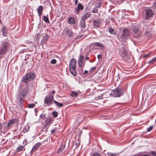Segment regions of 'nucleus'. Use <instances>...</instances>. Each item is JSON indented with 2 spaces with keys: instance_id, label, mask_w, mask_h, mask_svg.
I'll list each match as a JSON object with an SVG mask.
<instances>
[{
  "instance_id": "79ce46f5",
  "label": "nucleus",
  "mask_w": 156,
  "mask_h": 156,
  "mask_svg": "<svg viewBox=\"0 0 156 156\" xmlns=\"http://www.w3.org/2000/svg\"><path fill=\"white\" fill-rule=\"evenodd\" d=\"M6 124L5 123H3V125H2V124L1 123H0V130H2V126L4 127V126H5Z\"/></svg>"
},
{
  "instance_id": "7c9ffc66",
  "label": "nucleus",
  "mask_w": 156,
  "mask_h": 156,
  "mask_svg": "<svg viewBox=\"0 0 156 156\" xmlns=\"http://www.w3.org/2000/svg\"><path fill=\"white\" fill-rule=\"evenodd\" d=\"M94 44L96 46H98L101 48L103 47L104 48L103 45L101 43L98 42H96L94 43Z\"/></svg>"
},
{
  "instance_id": "1a4fd4ad",
  "label": "nucleus",
  "mask_w": 156,
  "mask_h": 156,
  "mask_svg": "<svg viewBox=\"0 0 156 156\" xmlns=\"http://www.w3.org/2000/svg\"><path fill=\"white\" fill-rule=\"evenodd\" d=\"M145 17L146 19L150 18L153 15V11L150 9H147L145 10Z\"/></svg>"
},
{
  "instance_id": "423d86ee",
  "label": "nucleus",
  "mask_w": 156,
  "mask_h": 156,
  "mask_svg": "<svg viewBox=\"0 0 156 156\" xmlns=\"http://www.w3.org/2000/svg\"><path fill=\"white\" fill-rule=\"evenodd\" d=\"M8 43L5 41L2 42L0 45V55H2L5 53L8 49Z\"/></svg>"
},
{
  "instance_id": "7ed1b4c3",
  "label": "nucleus",
  "mask_w": 156,
  "mask_h": 156,
  "mask_svg": "<svg viewBox=\"0 0 156 156\" xmlns=\"http://www.w3.org/2000/svg\"><path fill=\"white\" fill-rule=\"evenodd\" d=\"M123 89L118 87L116 88L115 90H112L110 95L113 97H118L123 95Z\"/></svg>"
},
{
  "instance_id": "6e6d98bb",
  "label": "nucleus",
  "mask_w": 156,
  "mask_h": 156,
  "mask_svg": "<svg viewBox=\"0 0 156 156\" xmlns=\"http://www.w3.org/2000/svg\"><path fill=\"white\" fill-rule=\"evenodd\" d=\"M89 57H86L85 58V59L87 60H89Z\"/></svg>"
},
{
  "instance_id": "3c124183",
  "label": "nucleus",
  "mask_w": 156,
  "mask_h": 156,
  "mask_svg": "<svg viewBox=\"0 0 156 156\" xmlns=\"http://www.w3.org/2000/svg\"><path fill=\"white\" fill-rule=\"evenodd\" d=\"M55 129H53L51 130V133L53 134L55 132Z\"/></svg>"
},
{
  "instance_id": "473e14b6",
  "label": "nucleus",
  "mask_w": 156,
  "mask_h": 156,
  "mask_svg": "<svg viewBox=\"0 0 156 156\" xmlns=\"http://www.w3.org/2000/svg\"><path fill=\"white\" fill-rule=\"evenodd\" d=\"M43 20L46 23H49V19L47 16H43Z\"/></svg>"
},
{
  "instance_id": "a19ab883",
  "label": "nucleus",
  "mask_w": 156,
  "mask_h": 156,
  "mask_svg": "<svg viewBox=\"0 0 156 156\" xmlns=\"http://www.w3.org/2000/svg\"><path fill=\"white\" fill-rule=\"evenodd\" d=\"M35 106V105L34 104H31L28 105V108H32Z\"/></svg>"
},
{
  "instance_id": "aec40b11",
  "label": "nucleus",
  "mask_w": 156,
  "mask_h": 156,
  "mask_svg": "<svg viewBox=\"0 0 156 156\" xmlns=\"http://www.w3.org/2000/svg\"><path fill=\"white\" fill-rule=\"evenodd\" d=\"M41 144L40 142H38L35 144L33 146L31 151H36L37 148L41 145Z\"/></svg>"
},
{
  "instance_id": "9d476101",
  "label": "nucleus",
  "mask_w": 156,
  "mask_h": 156,
  "mask_svg": "<svg viewBox=\"0 0 156 156\" xmlns=\"http://www.w3.org/2000/svg\"><path fill=\"white\" fill-rule=\"evenodd\" d=\"M63 32L67 35L69 37H72L73 35V33L71 30L67 27H66L64 28L63 30Z\"/></svg>"
},
{
  "instance_id": "09e8293b",
  "label": "nucleus",
  "mask_w": 156,
  "mask_h": 156,
  "mask_svg": "<svg viewBox=\"0 0 156 156\" xmlns=\"http://www.w3.org/2000/svg\"><path fill=\"white\" fill-rule=\"evenodd\" d=\"M153 6L154 7L156 8V0H155L153 4Z\"/></svg>"
},
{
  "instance_id": "cd10ccee",
  "label": "nucleus",
  "mask_w": 156,
  "mask_h": 156,
  "mask_svg": "<svg viewBox=\"0 0 156 156\" xmlns=\"http://www.w3.org/2000/svg\"><path fill=\"white\" fill-rule=\"evenodd\" d=\"M30 128L28 126H26L24 128L23 131L24 133L27 132L29 130Z\"/></svg>"
},
{
  "instance_id": "412c9836",
  "label": "nucleus",
  "mask_w": 156,
  "mask_h": 156,
  "mask_svg": "<svg viewBox=\"0 0 156 156\" xmlns=\"http://www.w3.org/2000/svg\"><path fill=\"white\" fill-rule=\"evenodd\" d=\"M2 34L4 36H7L8 35V31L6 27L3 26L2 29Z\"/></svg>"
},
{
  "instance_id": "c756f323",
  "label": "nucleus",
  "mask_w": 156,
  "mask_h": 156,
  "mask_svg": "<svg viewBox=\"0 0 156 156\" xmlns=\"http://www.w3.org/2000/svg\"><path fill=\"white\" fill-rule=\"evenodd\" d=\"M54 102L55 104V105L58 107H62L63 105L62 104L59 103V102L54 100Z\"/></svg>"
},
{
  "instance_id": "e2e57ef3",
  "label": "nucleus",
  "mask_w": 156,
  "mask_h": 156,
  "mask_svg": "<svg viewBox=\"0 0 156 156\" xmlns=\"http://www.w3.org/2000/svg\"><path fill=\"white\" fill-rule=\"evenodd\" d=\"M94 69H92L93 70H92V71H93L94 70Z\"/></svg>"
},
{
  "instance_id": "f257e3e1",
  "label": "nucleus",
  "mask_w": 156,
  "mask_h": 156,
  "mask_svg": "<svg viewBox=\"0 0 156 156\" xmlns=\"http://www.w3.org/2000/svg\"><path fill=\"white\" fill-rule=\"evenodd\" d=\"M29 91V89L27 87L22 89L20 92L17 96V100H19L20 101H23L26 97Z\"/></svg>"
},
{
  "instance_id": "603ef678",
  "label": "nucleus",
  "mask_w": 156,
  "mask_h": 156,
  "mask_svg": "<svg viewBox=\"0 0 156 156\" xmlns=\"http://www.w3.org/2000/svg\"><path fill=\"white\" fill-rule=\"evenodd\" d=\"M74 2H75V5H77V4L78 3V0H74Z\"/></svg>"
},
{
  "instance_id": "13d9d810",
  "label": "nucleus",
  "mask_w": 156,
  "mask_h": 156,
  "mask_svg": "<svg viewBox=\"0 0 156 156\" xmlns=\"http://www.w3.org/2000/svg\"><path fill=\"white\" fill-rule=\"evenodd\" d=\"M79 144H76V147H77L78 146H79Z\"/></svg>"
},
{
  "instance_id": "de8ad7c7",
  "label": "nucleus",
  "mask_w": 156,
  "mask_h": 156,
  "mask_svg": "<svg viewBox=\"0 0 156 156\" xmlns=\"http://www.w3.org/2000/svg\"><path fill=\"white\" fill-rule=\"evenodd\" d=\"M56 60L55 59H52L51 61V63L52 64H54L56 63Z\"/></svg>"
},
{
  "instance_id": "72a5a7b5",
  "label": "nucleus",
  "mask_w": 156,
  "mask_h": 156,
  "mask_svg": "<svg viewBox=\"0 0 156 156\" xmlns=\"http://www.w3.org/2000/svg\"><path fill=\"white\" fill-rule=\"evenodd\" d=\"M127 55V53L126 50L125 49H124L122 51V54H121V57L122 58L124 56H126Z\"/></svg>"
},
{
  "instance_id": "6e6552de",
  "label": "nucleus",
  "mask_w": 156,
  "mask_h": 156,
  "mask_svg": "<svg viewBox=\"0 0 156 156\" xmlns=\"http://www.w3.org/2000/svg\"><path fill=\"white\" fill-rule=\"evenodd\" d=\"M84 56L80 55L78 58V65L80 67L83 68L84 65L85 60L83 61Z\"/></svg>"
},
{
  "instance_id": "c85d7f7f",
  "label": "nucleus",
  "mask_w": 156,
  "mask_h": 156,
  "mask_svg": "<svg viewBox=\"0 0 156 156\" xmlns=\"http://www.w3.org/2000/svg\"><path fill=\"white\" fill-rule=\"evenodd\" d=\"M49 126L46 124H44V126L42 127V129L41 130V131L43 132H45L48 129Z\"/></svg>"
},
{
  "instance_id": "9b49d317",
  "label": "nucleus",
  "mask_w": 156,
  "mask_h": 156,
  "mask_svg": "<svg viewBox=\"0 0 156 156\" xmlns=\"http://www.w3.org/2000/svg\"><path fill=\"white\" fill-rule=\"evenodd\" d=\"M76 60L74 58L71 59L69 65V68H76Z\"/></svg>"
},
{
  "instance_id": "49530a36",
  "label": "nucleus",
  "mask_w": 156,
  "mask_h": 156,
  "mask_svg": "<svg viewBox=\"0 0 156 156\" xmlns=\"http://www.w3.org/2000/svg\"><path fill=\"white\" fill-rule=\"evenodd\" d=\"M150 55V53L147 54H144L143 55V57L144 58H147Z\"/></svg>"
},
{
  "instance_id": "f03ea898",
  "label": "nucleus",
  "mask_w": 156,
  "mask_h": 156,
  "mask_svg": "<svg viewBox=\"0 0 156 156\" xmlns=\"http://www.w3.org/2000/svg\"><path fill=\"white\" fill-rule=\"evenodd\" d=\"M35 77V75L33 73H30L26 74L22 79V81L24 83H28L34 80Z\"/></svg>"
},
{
  "instance_id": "c9c22d12",
  "label": "nucleus",
  "mask_w": 156,
  "mask_h": 156,
  "mask_svg": "<svg viewBox=\"0 0 156 156\" xmlns=\"http://www.w3.org/2000/svg\"><path fill=\"white\" fill-rule=\"evenodd\" d=\"M98 7H95L92 9V12L93 13H97L98 12V10L97 9Z\"/></svg>"
},
{
  "instance_id": "393cba45",
  "label": "nucleus",
  "mask_w": 156,
  "mask_h": 156,
  "mask_svg": "<svg viewBox=\"0 0 156 156\" xmlns=\"http://www.w3.org/2000/svg\"><path fill=\"white\" fill-rule=\"evenodd\" d=\"M85 20H86L81 18V20L80 22V26L81 27L84 28L86 26V24Z\"/></svg>"
},
{
  "instance_id": "4c0bfd02",
  "label": "nucleus",
  "mask_w": 156,
  "mask_h": 156,
  "mask_svg": "<svg viewBox=\"0 0 156 156\" xmlns=\"http://www.w3.org/2000/svg\"><path fill=\"white\" fill-rule=\"evenodd\" d=\"M78 94L76 92L74 91H73L71 94V95L72 97H76L78 95Z\"/></svg>"
},
{
  "instance_id": "e433bc0d",
  "label": "nucleus",
  "mask_w": 156,
  "mask_h": 156,
  "mask_svg": "<svg viewBox=\"0 0 156 156\" xmlns=\"http://www.w3.org/2000/svg\"><path fill=\"white\" fill-rule=\"evenodd\" d=\"M131 71L127 70L125 69H123V72L126 74H129L131 73Z\"/></svg>"
},
{
  "instance_id": "6ab92c4d",
  "label": "nucleus",
  "mask_w": 156,
  "mask_h": 156,
  "mask_svg": "<svg viewBox=\"0 0 156 156\" xmlns=\"http://www.w3.org/2000/svg\"><path fill=\"white\" fill-rule=\"evenodd\" d=\"M122 58L124 60L125 62H129L131 61V55H129L128 54L126 55V56H124L122 57Z\"/></svg>"
},
{
  "instance_id": "4be33fe9",
  "label": "nucleus",
  "mask_w": 156,
  "mask_h": 156,
  "mask_svg": "<svg viewBox=\"0 0 156 156\" xmlns=\"http://www.w3.org/2000/svg\"><path fill=\"white\" fill-rule=\"evenodd\" d=\"M68 22L70 24H74L75 23V20L74 18L70 17L68 20Z\"/></svg>"
},
{
  "instance_id": "dca6fc26",
  "label": "nucleus",
  "mask_w": 156,
  "mask_h": 156,
  "mask_svg": "<svg viewBox=\"0 0 156 156\" xmlns=\"http://www.w3.org/2000/svg\"><path fill=\"white\" fill-rule=\"evenodd\" d=\"M65 147V145L63 144H62L60 146L58 149V150L57 153L58 154H61L63 152Z\"/></svg>"
},
{
  "instance_id": "2eb2a0df",
  "label": "nucleus",
  "mask_w": 156,
  "mask_h": 156,
  "mask_svg": "<svg viewBox=\"0 0 156 156\" xmlns=\"http://www.w3.org/2000/svg\"><path fill=\"white\" fill-rule=\"evenodd\" d=\"M15 122V119H12L7 124L6 126L5 127V129L6 130H8L10 127Z\"/></svg>"
},
{
  "instance_id": "b1692460",
  "label": "nucleus",
  "mask_w": 156,
  "mask_h": 156,
  "mask_svg": "<svg viewBox=\"0 0 156 156\" xmlns=\"http://www.w3.org/2000/svg\"><path fill=\"white\" fill-rule=\"evenodd\" d=\"M93 25L95 27H99L100 25V20H94L93 21Z\"/></svg>"
},
{
  "instance_id": "f8f14e48",
  "label": "nucleus",
  "mask_w": 156,
  "mask_h": 156,
  "mask_svg": "<svg viewBox=\"0 0 156 156\" xmlns=\"http://www.w3.org/2000/svg\"><path fill=\"white\" fill-rule=\"evenodd\" d=\"M84 8V6L80 3H79L77 8L75 9V11L77 14H79L80 13V10H83Z\"/></svg>"
},
{
  "instance_id": "680f3d73",
  "label": "nucleus",
  "mask_w": 156,
  "mask_h": 156,
  "mask_svg": "<svg viewBox=\"0 0 156 156\" xmlns=\"http://www.w3.org/2000/svg\"><path fill=\"white\" fill-rule=\"evenodd\" d=\"M91 68L93 69V68H95V67H92Z\"/></svg>"
},
{
  "instance_id": "8fccbe9b",
  "label": "nucleus",
  "mask_w": 156,
  "mask_h": 156,
  "mask_svg": "<svg viewBox=\"0 0 156 156\" xmlns=\"http://www.w3.org/2000/svg\"><path fill=\"white\" fill-rule=\"evenodd\" d=\"M102 56L101 55L99 54L98 55L97 57L99 59H100L102 58Z\"/></svg>"
},
{
  "instance_id": "c03bdc74",
  "label": "nucleus",
  "mask_w": 156,
  "mask_h": 156,
  "mask_svg": "<svg viewBox=\"0 0 156 156\" xmlns=\"http://www.w3.org/2000/svg\"><path fill=\"white\" fill-rule=\"evenodd\" d=\"M92 156H101L99 153L95 152L92 154Z\"/></svg>"
},
{
  "instance_id": "a878e982",
  "label": "nucleus",
  "mask_w": 156,
  "mask_h": 156,
  "mask_svg": "<svg viewBox=\"0 0 156 156\" xmlns=\"http://www.w3.org/2000/svg\"><path fill=\"white\" fill-rule=\"evenodd\" d=\"M17 102L18 103L19 109H22L23 108L22 104L24 102V100H23V101H20L19 100H17Z\"/></svg>"
},
{
  "instance_id": "052dcab7",
  "label": "nucleus",
  "mask_w": 156,
  "mask_h": 156,
  "mask_svg": "<svg viewBox=\"0 0 156 156\" xmlns=\"http://www.w3.org/2000/svg\"><path fill=\"white\" fill-rule=\"evenodd\" d=\"M120 1L122 2H123L124 1V0H120Z\"/></svg>"
},
{
  "instance_id": "20e7f679",
  "label": "nucleus",
  "mask_w": 156,
  "mask_h": 156,
  "mask_svg": "<svg viewBox=\"0 0 156 156\" xmlns=\"http://www.w3.org/2000/svg\"><path fill=\"white\" fill-rule=\"evenodd\" d=\"M133 30L135 34L140 35L143 31V28L140 24H136L133 27Z\"/></svg>"
},
{
  "instance_id": "0e129e2a",
  "label": "nucleus",
  "mask_w": 156,
  "mask_h": 156,
  "mask_svg": "<svg viewBox=\"0 0 156 156\" xmlns=\"http://www.w3.org/2000/svg\"><path fill=\"white\" fill-rule=\"evenodd\" d=\"M154 156H156V154H155V155H154Z\"/></svg>"
},
{
  "instance_id": "a18cd8bd",
  "label": "nucleus",
  "mask_w": 156,
  "mask_h": 156,
  "mask_svg": "<svg viewBox=\"0 0 156 156\" xmlns=\"http://www.w3.org/2000/svg\"><path fill=\"white\" fill-rule=\"evenodd\" d=\"M153 126H151L149 128H148L147 129V132L150 131L153 129Z\"/></svg>"
},
{
  "instance_id": "58836bf2",
  "label": "nucleus",
  "mask_w": 156,
  "mask_h": 156,
  "mask_svg": "<svg viewBox=\"0 0 156 156\" xmlns=\"http://www.w3.org/2000/svg\"><path fill=\"white\" fill-rule=\"evenodd\" d=\"M45 114H41L40 116V119H41L43 120H44L45 119Z\"/></svg>"
},
{
  "instance_id": "ea45409f",
  "label": "nucleus",
  "mask_w": 156,
  "mask_h": 156,
  "mask_svg": "<svg viewBox=\"0 0 156 156\" xmlns=\"http://www.w3.org/2000/svg\"><path fill=\"white\" fill-rule=\"evenodd\" d=\"M52 114L54 117L55 118L56 117L58 116V113L56 111H54L52 112Z\"/></svg>"
},
{
  "instance_id": "39448f33",
  "label": "nucleus",
  "mask_w": 156,
  "mask_h": 156,
  "mask_svg": "<svg viewBox=\"0 0 156 156\" xmlns=\"http://www.w3.org/2000/svg\"><path fill=\"white\" fill-rule=\"evenodd\" d=\"M130 34V31L128 29H124L122 31V34L121 37H118L119 40L122 41H123L124 39H126L129 36Z\"/></svg>"
},
{
  "instance_id": "ddd939ff",
  "label": "nucleus",
  "mask_w": 156,
  "mask_h": 156,
  "mask_svg": "<svg viewBox=\"0 0 156 156\" xmlns=\"http://www.w3.org/2000/svg\"><path fill=\"white\" fill-rule=\"evenodd\" d=\"M149 27L150 26L149 25H144V26L142 27V28H143V30L145 29L146 31L145 33V36L148 37L151 36V34L150 33V31L147 30L148 28H149Z\"/></svg>"
},
{
  "instance_id": "864d4df0",
  "label": "nucleus",
  "mask_w": 156,
  "mask_h": 156,
  "mask_svg": "<svg viewBox=\"0 0 156 156\" xmlns=\"http://www.w3.org/2000/svg\"><path fill=\"white\" fill-rule=\"evenodd\" d=\"M55 91H54V90H52L51 92V94H55Z\"/></svg>"
},
{
  "instance_id": "4468645a",
  "label": "nucleus",
  "mask_w": 156,
  "mask_h": 156,
  "mask_svg": "<svg viewBox=\"0 0 156 156\" xmlns=\"http://www.w3.org/2000/svg\"><path fill=\"white\" fill-rule=\"evenodd\" d=\"M49 38V36L48 34H45V36L43 37L41 40V44L43 45L44 44H46V41H48Z\"/></svg>"
},
{
  "instance_id": "5fc2aeb1",
  "label": "nucleus",
  "mask_w": 156,
  "mask_h": 156,
  "mask_svg": "<svg viewBox=\"0 0 156 156\" xmlns=\"http://www.w3.org/2000/svg\"><path fill=\"white\" fill-rule=\"evenodd\" d=\"M88 73V72L87 71L85 70L84 72V74H87Z\"/></svg>"
},
{
  "instance_id": "4d7b16f0",
  "label": "nucleus",
  "mask_w": 156,
  "mask_h": 156,
  "mask_svg": "<svg viewBox=\"0 0 156 156\" xmlns=\"http://www.w3.org/2000/svg\"><path fill=\"white\" fill-rule=\"evenodd\" d=\"M147 154H144V155H141V156H147Z\"/></svg>"
},
{
  "instance_id": "5701e85b",
  "label": "nucleus",
  "mask_w": 156,
  "mask_h": 156,
  "mask_svg": "<svg viewBox=\"0 0 156 156\" xmlns=\"http://www.w3.org/2000/svg\"><path fill=\"white\" fill-rule=\"evenodd\" d=\"M91 16L90 13H85L82 17V18L86 20L87 19L90 17Z\"/></svg>"
},
{
  "instance_id": "2f4dec72",
  "label": "nucleus",
  "mask_w": 156,
  "mask_h": 156,
  "mask_svg": "<svg viewBox=\"0 0 156 156\" xmlns=\"http://www.w3.org/2000/svg\"><path fill=\"white\" fill-rule=\"evenodd\" d=\"M24 146H20L17 148L16 150V151L17 152H19L21 151L23 149Z\"/></svg>"
},
{
  "instance_id": "0eeeda50",
  "label": "nucleus",
  "mask_w": 156,
  "mask_h": 156,
  "mask_svg": "<svg viewBox=\"0 0 156 156\" xmlns=\"http://www.w3.org/2000/svg\"><path fill=\"white\" fill-rule=\"evenodd\" d=\"M53 99V97L52 95H48L45 98L44 102L48 105L50 106L51 104Z\"/></svg>"
},
{
  "instance_id": "f704fd0d",
  "label": "nucleus",
  "mask_w": 156,
  "mask_h": 156,
  "mask_svg": "<svg viewBox=\"0 0 156 156\" xmlns=\"http://www.w3.org/2000/svg\"><path fill=\"white\" fill-rule=\"evenodd\" d=\"M156 61V56L152 59L150 61L148 62L149 64H152Z\"/></svg>"
},
{
  "instance_id": "f3484780",
  "label": "nucleus",
  "mask_w": 156,
  "mask_h": 156,
  "mask_svg": "<svg viewBox=\"0 0 156 156\" xmlns=\"http://www.w3.org/2000/svg\"><path fill=\"white\" fill-rule=\"evenodd\" d=\"M52 122V118L51 117H49L45 120V124L49 126L51 124Z\"/></svg>"
},
{
  "instance_id": "37998d69",
  "label": "nucleus",
  "mask_w": 156,
  "mask_h": 156,
  "mask_svg": "<svg viewBox=\"0 0 156 156\" xmlns=\"http://www.w3.org/2000/svg\"><path fill=\"white\" fill-rule=\"evenodd\" d=\"M114 31V30L112 28L110 27L109 30V33L111 34H113V32Z\"/></svg>"
},
{
  "instance_id": "bb28decb",
  "label": "nucleus",
  "mask_w": 156,
  "mask_h": 156,
  "mask_svg": "<svg viewBox=\"0 0 156 156\" xmlns=\"http://www.w3.org/2000/svg\"><path fill=\"white\" fill-rule=\"evenodd\" d=\"M69 69L71 74L74 76L76 75L77 72L76 69Z\"/></svg>"
},
{
  "instance_id": "bf43d9fd",
  "label": "nucleus",
  "mask_w": 156,
  "mask_h": 156,
  "mask_svg": "<svg viewBox=\"0 0 156 156\" xmlns=\"http://www.w3.org/2000/svg\"><path fill=\"white\" fill-rule=\"evenodd\" d=\"M98 8H100V5H99L98 7Z\"/></svg>"
},
{
  "instance_id": "a211bd4d",
  "label": "nucleus",
  "mask_w": 156,
  "mask_h": 156,
  "mask_svg": "<svg viewBox=\"0 0 156 156\" xmlns=\"http://www.w3.org/2000/svg\"><path fill=\"white\" fill-rule=\"evenodd\" d=\"M43 7L42 6L40 5L37 9V12L40 18L41 17V16L42 14V12L43 10Z\"/></svg>"
}]
</instances>
